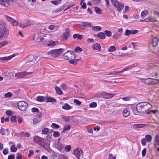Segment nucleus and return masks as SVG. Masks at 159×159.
I'll return each mask as SVG.
<instances>
[{"label":"nucleus","instance_id":"28","mask_svg":"<svg viewBox=\"0 0 159 159\" xmlns=\"http://www.w3.org/2000/svg\"><path fill=\"white\" fill-rule=\"evenodd\" d=\"M70 126L69 125H64V128L62 130L61 133H65L67 131L70 130Z\"/></svg>","mask_w":159,"mask_h":159},{"label":"nucleus","instance_id":"10","mask_svg":"<svg viewBox=\"0 0 159 159\" xmlns=\"http://www.w3.org/2000/svg\"><path fill=\"white\" fill-rule=\"evenodd\" d=\"M43 34L40 33H37L34 35V40L37 42H40L43 40Z\"/></svg>","mask_w":159,"mask_h":159},{"label":"nucleus","instance_id":"30","mask_svg":"<svg viewBox=\"0 0 159 159\" xmlns=\"http://www.w3.org/2000/svg\"><path fill=\"white\" fill-rule=\"evenodd\" d=\"M155 146L157 148L158 146H159V135H156L155 136Z\"/></svg>","mask_w":159,"mask_h":159},{"label":"nucleus","instance_id":"58","mask_svg":"<svg viewBox=\"0 0 159 159\" xmlns=\"http://www.w3.org/2000/svg\"><path fill=\"white\" fill-rule=\"evenodd\" d=\"M21 135H23L24 137H28L30 136V134L29 133H24L23 131H22L21 133Z\"/></svg>","mask_w":159,"mask_h":159},{"label":"nucleus","instance_id":"33","mask_svg":"<svg viewBox=\"0 0 159 159\" xmlns=\"http://www.w3.org/2000/svg\"><path fill=\"white\" fill-rule=\"evenodd\" d=\"M146 125L144 124H135L133 126L134 129L140 128L144 127Z\"/></svg>","mask_w":159,"mask_h":159},{"label":"nucleus","instance_id":"45","mask_svg":"<svg viewBox=\"0 0 159 159\" xmlns=\"http://www.w3.org/2000/svg\"><path fill=\"white\" fill-rule=\"evenodd\" d=\"M74 51L76 53H78L79 52H82L83 51V49L79 46H78L75 48Z\"/></svg>","mask_w":159,"mask_h":159},{"label":"nucleus","instance_id":"54","mask_svg":"<svg viewBox=\"0 0 159 159\" xmlns=\"http://www.w3.org/2000/svg\"><path fill=\"white\" fill-rule=\"evenodd\" d=\"M120 73V71H113L112 72H110L108 74H107V75H117L118 74Z\"/></svg>","mask_w":159,"mask_h":159},{"label":"nucleus","instance_id":"35","mask_svg":"<svg viewBox=\"0 0 159 159\" xmlns=\"http://www.w3.org/2000/svg\"><path fill=\"white\" fill-rule=\"evenodd\" d=\"M73 37L74 39L77 38L79 40H81L83 39V37L81 35L78 34H74Z\"/></svg>","mask_w":159,"mask_h":159},{"label":"nucleus","instance_id":"52","mask_svg":"<svg viewBox=\"0 0 159 159\" xmlns=\"http://www.w3.org/2000/svg\"><path fill=\"white\" fill-rule=\"evenodd\" d=\"M51 126L54 129H58L60 128L59 125L54 123H52V124Z\"/></svg>","mask_w":159,"mask_h":159},{"label":"nucleus","instance_id":"38","mask_svg":"<svg viewBox=\"0 0 159 159\" xmlns=\"http://www.w3.org/2000/svg\"><path fill=\"white\" fill-rule=\"evenodd\" d=\"M42 132L43 134H47L50 132V130L48 128H45L42 129Z\"/></svg>","mask_w":159,"mask_h":159},{"label":"nucleus","instance_id":"5","mask_svg":"<svg viewBox=\"0 0 159 159\" xmlns=\"http://www.w3.org/2000/svg\"><path fill=\"white\" fill-rule=\"evenodd\" d=\"M17 105L18 108L22 111H25L28 107V104L24 101L19 102Z\"/></svg>","mask_w":159,"mask_h":159},{"label":"nucleus","instance_id":"22","mask_svg":"<svg viewBox=\"0 0 159 159\" xmlns=\"http://www.w3.org/2000/svg\"><path fill=\"white\" fill-rule=\"evenodd\" d=\"M0 4L6 7H8L10 5L7 0H0Z\"/></svg>","mask_w":159,"mask_h":159},{"label":"nucleus","instance_id":"31","mask_svg":"<svg viewBox=\"0 0 159 159\" xmlns=\"http://www.w3.org/2000/svg\"><path fill=\"white\" fill-rule=\"evenodd\" d=\"M97 36L102 39H104L105 38L106 36L104 33L103 32H100L98 34Z\"/></svg>","mask_w":159,"mask_h":159},{"label":"nucleus","instance_id":"42","mask_svg":"<svg viewBox=\"0 0 159 159\" xmlns=\"http://www.w3.org/2000/svg\"><path fill=\"white\" fill-rule=\"evenodd\" d=\"M8 42L7 41H3L2 42H0V48L8 44Z\"/></svg>","mask_w":159,"mask_h":159},{"label":"nucleus","instance_id":"64","mask_svg":"<svg viewBox=\"0 0 159 159\" xmlns=\"http://www.w3.org/2000/svg\"><path fill=\"white\" fill-rule=\"evenodd\" d=\"M153 85H156L159 84V80L157 79H153Z\"/></svg>","mask_w":159,"mask_h":159},{"label":"nucleus","instance_id":"50","mask_svg":"<svg viewBox=\"0 0 159 159\" xmlns=\"http://www.w3.org/2000/svg\"><path fill=\"white\" fill-rule=\"evenodd\" d=\"M147 10H145L142 12L141 16L142 17H145L147 14Z\"/></svg>","mask_w":159,"mask_h":159},{"label":"nucleus","instance_id":"23","mask_svg":"<svg viewBox=\"0 0 159 159\" xmlns=\"http://www.w3.org/2000/svg\"><path fill=\"white\" fill-rule=\"evenodd\" d=\"M57 42H55L52 40H50L48 43H47V45L49 47H54L57 44Z\"/></svg>","mask_w":159,"mask_h":159},{"label":"nucleus","instance_id":"48","mask_svg":"<svg viewBox=\"0 0 159 159\" xmlns=\"http://www.w3.org/2000/svg\"><path fill=\"white\" fill-rule=\"evenodd\" d=\"M10 120L12 122H17L16 116H12L11 117Z\"/></svg>","mask_w":159,"mask_h":159},{"label":"nucleus","instance_id":"43","mask_svg":"<svg viewBox=\"0 0 159 159\" xmlns=\"http://www.w3.org/2000/svg\"><path fill=\"white\" fill-rule=\"evenodd\" d=\"M94 8L97 14H102V10L99 7H95Z\"/></svg>","mask_w":159,"mask_h":159},{"label":"nucleus","instance_id":"53","mask_svg":"<svg viewBox=\"0 0 159 159\" xmlns=\"http://www.w3.org/2000/svg\"><path fill=\"white\" fill-rule=\"evenodd\" d=\"M31 111L33 113H34V112H37V113H39V110L37 108L33 107L31 109Z\"/></svg>","mask_w":159,"mask_h":159},{"label":"nucleus","instance_id":"37","mask_svg":"<svg viewBox=\"0 0 159 159\" xmlns=\"http://www.w3.org/2000/svg\"><path fill=\"white\" fill-rule=\"evenodd\" d=\"M56 100L54 98L52 97L48 98L46 100V102H56Z\"/></svg>","mask_w":159,"mask_h":159},{"label":"nucleus","instance_id":"51","mask_svg":"<svg viewBox=\"0 0 159 159\" xmlns=\"http://www.w3.org/2000/svg\"><path fill=\"white\" fill-rule=\"evenodd\" d=\"M97 106V103L95 102H92L89 105V107L91 108H95Z\"/></svg>","mask_w":159,"mask_h":159},{"label":"nucleus","instance_id":"40","mask_svg":"<svg viewBox=\"0 0 159 159\" xmlns=\"http://www.w3.org/2000/svg\"><path fill=\"white\" fill-rule=\"evenodd\" d=\"M37 101L40 102H44L45 98L44 97L38 96L36 98Z\"/></svg>","mask_w":159,"mask_h":159},{"label":"nucleus","instance_id":"6","mask_svg":"<svg viewBox=\"0 0 159 159\" xmlns=\"http://www.w3.org/2000/svg\"><path fill=\"white\" fill-rule=\"evenodd\" d=\"M33 73V72H27L26 71H24L16 74L15 75V76L17 79L24 78L25 76L30 75Z\"/></svg>","mask_w":159,"mask_h":159},{"label":"nucleus","instance_id":"39","mask_svg":"<svg viewBox=\"0 0 159 159\" xmlns=\"http://www.w3.org/2000/svg\"><path fill=\"white\" fill-rule=\"evenodd\" d=\"M102 28L100 26H95L92 27V29L96 31H100L102 30Z\"/></svg>","mask_w":159,"mask_h":159},{"label":"nucleus","instance_id":"47","mask_svg":"<svg viewBox=\"0 0 159 159\" xmlns=\"http://www.w3.org/2000/svg\"><path fill=\"white\" fill-rule=\"evenodd\" d=\"M116 50V48L115 46H111L109 47L108 50V52H113Z\"/></svg>","mask_w":159,"mask_h":159},{"label":"nucleus","instance_id":"15","mask_svg":"<svg viewBox=\"0 0 159 159\" xmlns=\"http://www.w3.org/2000/svg\"><path fill=\"white\" fill-rule=\"evenodd\" d=\"M141 80H143V82L147 85H153V79L151 78H148L147 79H143Z\"/></svg>","mask_w":159,"mask_h":159},{"label":"nucleus","instance_id":"16","mask_svg":"<svg viewBox=\"0 0 159 159\" xmlns=\"http://www.w3.org/2000/svg\"><path fill=\"white\" fill-rule=\"evenodd\" d=\"M115 94L114 93H110L106 92H102L101 93V96L106 99H109L114 97Z\"/></svg>","mask_w":159,"mask_h":159},{"label":"nucleus","instance_id":"49","mask_svg":"<svg viewBox=\"0 0 159 159\" xmlns=\"http://www.w3.org/2000/svg\"><path fill=\"white\" fill-rule=\"evenodd\" d=\"M10 149L11 152H15L17 150V148L15 147L14 145H12L10 147Z\"/></svg>","mask_w":159,"mask_h":159},{"label":"nucleus","instance_id":"63","mask_svg":"<svg viewBox=\"0 0 159 159\" xmlns=\"http://www.w3.org/2000/svg\"><path fill=\"white\" fill-rule=\"evenodd\" d=\"M75 103L76 105H80L81 104V102L76 99H75L73 101Z\"/></svg>","mask_w":159,"mask_h":159},{"label":"nucleus","instance_id":"21","mask_svg":"<svg viewBox=\"0 0 159 159\" xmlns=\"http://www.w3.org/2000/svg\"><path fill=\"white\" fill-rule=\"evenodd\" d=\"M6 25L5 23L3 21L0 22V31H2L3 32L6 29H7L6 28Z\"/></svg>","mask_w":159,"mask_h":159},{"label":"nucleus","instance_id":"3","mask_svg":"<svg viewBox=\"0 0 159 159\" xmlns=\"http://www.w3.org/2000/svg\"><path fill=\"white\" fill-rule=\"evenodd\" d=\"M62 58L65 60H69L71 59H75L76 56L73 51H69L63 54Z\"/></svg>","mask_w":159,"mask_h":159},{"label":"nucleus","instance_id":"14","mask_svg":"<svg viewBox=\"0 0 159 159\" xmlns=\"http://www.w3.org/2000/svg\"><path fill=\"white\" fill-rule=\"evenodd\" d=\"M55 147L61 152L63 153L64 152V146L61 142H57L56 144Z\"/></svg>","mask_w":159,"mask_h":159},{"label":"nucleus","instance_id":"26","mask_svg":"<svg viewBox=\"0 0 159 159\" xmlns=\"http://www.w3.org/2000/svg\"><path fill=\"white\" fill-rule=\"evenodd\" d=\"M15 56V54H13L11 56L8 57H0V60L1 61H7L11 59Z\"/></svg>","mask_w":159,"mask_h":159},{"label":"nucleus","instance_id":"24","mask_svg":"<svg viewBox=\"0 0 159 159\" xmlns=\"http://www.w3.org/2000/svg\"><path fill=\"white\" fill-rule=\"evenodd\" d=\"M159 39L156 37L154 38L152 40V44L153 47H156L158 43Z\"/></svg>","mask_w":159,"mask_h":159},{"label":"nucleus","instance_id":"20","mask_svg":"<svg viewBox=\"0 0 159 159\" xmlns=\"http://www.w3.org/2000/svg\"><path fill=\"white\" fill-rule=\"evenodd\" d=\"M130 114V110L129 108L125 109L123 112V115L124 117H126Z\"/></svg>","mask_w":159,"mask_h":159},{"label":"nucleus","instance_id":"34","mask_svg":"<svg viewBox=\"0 0 159 159\" xmlns=\"http://www.w3.org/2000/svg\"><path fill=\"white\" fill-rule=\"evenodd\" d=\"M55 89L57 94L60 95H62L63 93V92H62V91L59 87L56 86L55 87Z\"/></svg>","mask_w":159,"mask_h":159},{"label":"nucleus","instance_id":"12","mask_svg":"<svg viewBox=\"0 0 159 159\" xmlns=\"http://www.w3.org/2000/svg\"><path fill=\"white\" fill-rule=\"evenodd\" d=\"M42 144L40 146L44 148L48 152H51V151H52V150L50 148L49 143H46L43 141Z\"/></svg>","mask_w":159,"mask_h":159},{"label":"nucleus","instance_id":"59","mask_svg":"<svg viewBox=\"0 0 159 159\" xmlns=\"http://www.w3.org/2000/svg\"><path fill=\"white\" fill-rule=\"evenodd\" d=\"M158 111L156 110H151L150 111L147 112L146 114H151V113H152L154 114H155Z\"/></svg>","mask_w":159,"mask_h":159},{"label":"nucleus","instance_id":"19","mask_svg":"<svg viewBox=\"0 0 159 159\" xmlns=\"http://www.w3.org/2000/svg\"><path fill=\"white\" fill-rule=\"evenodd\" d=\"M43 40H44V41L48 42L52 39V35L50 34H43Z\"/></svg>","mask_w":159,"mask_h":159},{"label":"nucleus","instance_id":"2","mask_svg":"<svg viewBox=\"0 0 159 159\" xmlns=\"http://www.w3.org/2000/svg\"><path fill=\"white\" fill-rule=\"evenodd\" d=\"M63 51V49L59 48L57 49L51 50L50 51L46 53L47 55H51L54 57H57L61 55Z\"/></svg>","mask_w":159,"mask_h":159},{"label":"nucleus","instance_id":"36","mask_svg":"<svg viewBox=\"0 0 159 159\" xmlns=\"http://www.w3.org/2000/svg\"><path fill=\"white\" fill-rule=\"evenodd\" d=\"M148 143H150L152 140V136L150 134L146 135L145 138Z\"/></svg>","mask_w":159,"mask_h":159},{"label":"nucleus","instance_id":"18","mask_svg":"<svg viewBox=\"0 0 159 159\" xmlns=\"http://www.w3.org/2000/svg\"><path fill=\"white\" fill-rule=\"evenodd\" d=\"M9 34V31L7 29H6L3 32L0 31V40L3 36L4 38L7 37Z\"/></svg>","mask_w":159,"mask_h":159},{"label":"nucleus","instance_id":"9","mask_svg":"<svg viewBox=\"0 0 159 159\" xmlns=\"http://www.w3.org/2000/svg\"><path fill=\"white\" fill-rule=\"evenodd\" d=\"M83 151L81 148H77L75 149L73 153L78 159H80V157L83 156Z\"/></svg>","mask_w":159,"mask_h":159},{"label":"nucleus","instance_id":"57","mask_svg":"<svg viewBox=\"0 0 159 159\" xmlns=\"http://www.w3.org/2000/svg\"><path fill=\"white\" fill-rule=\"evenodd\" d=\"M12 93L11 92H8L6 93L5 95V98H10L12 97Z\"/></svg>","mask_w":159,"mask_h":159},{"label":"nucleus","instance_id":"29","mask_svg":"<svg viewBox=\"0 0 159 159\" xmlns=\"http://www.w3.org/2000/svg\"><path fill=\"white\" fill-rule=\"evenodd\" d=\"M62 109L65 110H69L72 108V107L70 106L67 103H66L62 107Z\"/></svg>","mask_w":159,"mask_h":159},{"label":"nucleus","instance_id":"56","mask_svg":"<svg viewBox=\"0 0 159 159\" xmlns=\"http://www.w3.org/2000/svg\"><path fill=\"white\" fill-rule=\"evenodd\" d=\"M64 148L66 152H69L70 151L71 146L70 145H66Z\"/></svg>","mask_w":159,"mask_h":159},{"label":"nucleus","instance_id":"1","mask_svg":"<svg viewBox=\"0 0 159 159\" xmlns=\"http://www.w3.org/2000/svg\"><path fill=\"white\" fill-rule=\"evenodd\" d=\"M152 105L148 102H141L138 103L135 107L138 113H143L152 108Z\"/></svg>","mask_w":159,"mask_h":159},{"label":"nucleus","instance_id":"27","mask_svg":"<svg viewBox=\"0 0 159 159\" xmlns=\"http://www.w3.org/2000/svg\"><path fill=\"white\" fill-rule=\"evenodd\" d=\"M80 60V59H71L69 60V62L71 64L76 65Z\"/></svg>","mask_w":159,"mask_h":159},{"label":"nucleus","instance_id":"46","mask_svg":"<svg viewBox=\"0 0 159 159\" xmlns=\"http://www.w3.org/2000/svg\"><path fill=\"white\" fill-rule=\"evenodd\" d=\"M105 35L108 37H110L112 35V33L111 31L108 30H106L104 31Z\"/></svg>","mask_w":159,"mask_h":159},{"label":"nucleus","instance_id":"32","mask_svg":"<svg viewBox=\"0 0 159 159\" xmlns=\"http://www.w3.org/2000/svg\"><path fill=\"white\" fill-rule=\"evenodd\" d=\"M81 25L84 27H92V25L91 23L86 22H82L81 23Z\"/></svg>","mask_w":159,"mask_h":159},{"label":"nucleus","instance_id":"62","mask_svg":"<svg viewBox=\"0 0 159 159\" xmlns=\"http://www.w3.org/2000/svg\"><path fill=\"white\" fill-rule=\"evenodd\" d=\"M5 129H4V128L1 127V129H0V133L3 135H4L5 134Z\"/></svg>","mask_w":159,"mask_h":159},{"label":"nucleus","instance_id":"41","mask_svg":"<svg viewBox=\"0 0 159 159\" xmlns=\"http://www.w3.org/2000/svg\"><path fill=\"white\" fill-rule=\"evenodd\" d=\"M41 121V119H38V117H35L33 121V125H35Z\"/></svg>","mask_w":159,"mask_h":159},{"label":"nucleus","instance_id":"13","mask_svg":"<svg viewBox=\"0 0 159 159\" xmlns=\"http://www.w3.org/2000/svg\"><path fill=\"white\" fill-rule=\"evenodd\" d=\"M33 141L34 143L39 144V145H42L43 143L44 139L38 136H36L33 138Z\"/></svg>","mask_w":159,"mask_h":159},{"label":"nucleus","instance_id":"44","mask_svg":"<svg viewBox=\"0 0 159 159\" xmlns=\"http://www.w3.org/2000/svg\"><path fill=\"white\" fill-rule=\"evenodd\" d=\"M138 64L137 63H134L133 64H132L131 65H129V66H128L127 67H128V69L129 70L132 69L133 68H134V67L138 66Z\"/></svg>","mask_w":159,"mask_h":159},{"label":"nucleus","instance_id":"55","mask_svg":"<svg viewBox=\"0 0 159 159\" xmlns=\"http://www.w3.org/2000/svg\"><path fill=\"white\" fill-rule=\"evenodd\" d=\"M131 34V31L130 30H126L124 34L125 36H129Z\"/></svg>","mask_w":159,"mask_h":159},{"label":"nucleus","instance_id":"8","mask_svg":"<svg viewBox=\"0 0 159 159\" xmlns=\"http://www.w3.org/2000/svg\"><path fill=\"white\" fill-rule=\"evenodd\" d=\"M114 7L116 8L118 12H120L123 9L124 4L123 3H120L118 2L112 3Z\"/></svg>","mask_w":159,"mask_h":159},{"label":"nucleus","instance_id":"7","mask_svg":"<svg viewBox=\"0 0 159 159\" xmlns=\"http://www.w3.org/2000/svg\"><path fill=\"white\" fill-rule=\"evenodd\" d=\"M65 32H64L62 35L61 39L63 41H65L67 40L70 37V31L68 28L66 29Z\"/></svg>","mask_w":159,"mask_h":159},{"label":"nucleus","instance_id":"11","mask_svg":"<svg viewBox=\"0 0 159 159\" xmlns=\"http://www.w3.org/2000/svg\"><path fill=\"white\" fill-rule=\"evenodd\" d=\"M123 32V29L120 28L114 34L113 38L115 39H118L121 36Z\"/></svg>","mask_w":159,"mask_h":159},{"label":"nucleus","instance_id":"60","mask_svg":"<svg viewBox=\"0 0 159 159\" xmlns=\"http://www.w3.org/2000/svg\"><path fill=\"white\" fill-rule=\"evenodd\" d=\"M60 135V134L58 132L54 131L53 132V136L55 138L59 137Z\"/></svg>","mask_w":159,"mask_h":159},{"label":"nucleus","instance_id":"17","mask_svg":"<svg viewBox=\"0 0 159 159\" xmlns=\"http://www.w3.org/2000/svg\"><path fill=\"white\" fill-rule=\"evenodd\" d=\"M37 57V56H35L33 54L29 55L27 58V60L29 62H34L36 60Z\"/></svg>","mask_w":159,"mask_h":159},{"label":"nucleus","instance_id":"61","mask_svg":"<svg viewBox=\"0 0 159 159\" xmlns=\"http://www.w3.org/2000/svg\"><path fill=\"white\" fill-rule=\"evenodd\" d=\"M61 117L63 120L67 122H69V119L68 118H67L66 116L63 115H62Z\"/></svg>","mask_w":159,"mask_h":159},{"label":"nucleus","instance_id":"4","mask_svg":"<svg viewBox=\"0 0 159 159\" xmlns=\"http://www.w3.org/2000/svg\"><path fill=\"white\" fill-rule=\"evenodd\" d=\"M5 17L7 20L12 25L15 26L16 25L17 26H19V27L24 28L25 26V25H22L21 24L18 23L16 20L12 19L11 17L7 15H5Z\"/></svg>","mask_w":159,"mask_h":159},{"label":"nucleus","instance_id":"25","mask_svg":"<svg viewBox=\"0 0 159 159\" xmlns=\"http://www.w3.org/2000/svg\"><path fill=\"white\" fill-rule=\"evenodd\" d=\"M93 50H97L99 51L101 50V46L98 43L94 44L93 46Z\"/></svg>","mask_w":159,"mask_h":159}]
</instances>
